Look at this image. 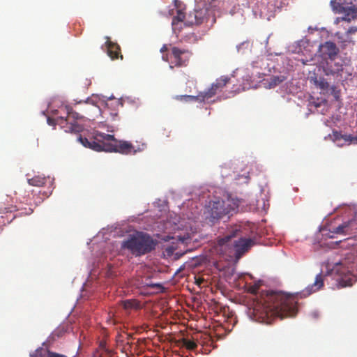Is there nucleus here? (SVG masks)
<instances>
[{
    "mask_svg": "<svg viewBox=\"0 0 357 357\" xmlns=\"http://www.w3.org/2000/svg\"><path fill=\"white\" fill-rule=\"evenodd\" d=\"M253 300L256 310H264L266 315L294 317L297 312V294L286 291H246Z\"/></svg>",
    "mask_w": 357,
    "mask_h": 357,
    "instance_id": "obj_1",
    "label": "nucleus"
},
{
    "mask_svg": "<svg viewBox=\"0 0 357 357\" xmlns=\"http://www.w3.org/2000/svg\"><path fill=\"white\" fill-rule=\"evenodd\" d=\"M78 139L84 146L96 151L117 152L126 155L136 152L131 143L118 141L113 135L99 131H95L90 140L81 135Z\"/></svg>",
    "mask_w": 357,
    "mask_h": 357,
    "instance_id": "obj_2",
    "label": "nucleus"
},
{
    "mask_svg": "<svg viewBox=\"0 0 357 357\" xmlns=\"http://www.w3.org/2000/svg\"><path fill=\"white\" fill-rule=\"evenodd\" d=\"M219 0H201L193 12L188 14L185 25H200L210 23L212 26L216 22V14L220 13Z\"/></svg>",
    "mask_w": 357,
    "mask_h": 357,
    "instance_id": "obj_3",
    "label": "nucleus"
},
{
    "mask_svg": "<svg viewBox=\"0 0 357 357\" xmlns=\"http://www.w3.org/2000/svg\"><path fill=\"white\" fill-rule=\"evenodd\" d=\"M158 241L149 234L137 231L129 236L121 243V248L128 250L132 255L139 257L148 254L155 250Z\"/></svg>",
    "mask_w": 357,
    "mask_h": 357,
    "instance_id": "obj_4",
    "label": "nucleus"
},
{
    "mask_svg": "<svg viewBox=\"0 0 357 357\" xmlns=\"http://www.w3.org/2000/svg\"><path fill=\"white\" fill-rule=\"evenodd\" d=\"M240 200L229 197L226 200H217L210 202L207 213L211 222L218 220L227 215H233L238 211Z\"/></svg>",
    "mask_w": 357,
    "mask_h": 357,
    "instance_id": "obj_5",
    "label": "nucleus"
},
{
    "mask_svg": "<svg viewBox=\"0 0 357 357\" xmlns=\"http://www.w3.org/2000/svg\"><path fill=\"white\" fill-rule=\"evenodd\" d=\"M331 6L333 10L335 13H342V17H337L335 22L338 24L341 21H346L350 22L351 20L357 19V6L352 4L344 5L340 1L331 0Z\"/></svg>",
    "mask_w": 357,
    "mask_h": 357,
    "instance_id": "obj_6",
    "label": "nucleus"
},
{
    "mask_svg": "<svg viewBox=\"0 0 357 357\" xmlns=\"http://www.w3.org/2000/svg\"><path fill=\"white\" fill-rule=\"evenodd\" d=\"M192 339V340H190L186 338H181L177 341V344L178 346L185 347L188 350H194L197 347L196 342H199V343H206L208 340H210V337L206 333L202 334L197 333L194 335Z\"/></svg>",
    "mask_w": 357,
    "mask_h": 357,
    "instance_id": "obj_7",
    "label": "nucleus"
},
{
    "mask_svg": "<svg viewBox=\"0 0 357 357\" xmlns=\"http://www.w3.org/2000/svg\"><path fill=\"white\" fill-rule=\"evenodd\" d=\"M172 54L174 59L172 63H174V66L181 67L187 66L191 53L188 50L173 47L172 48Z\"/></svg>",
    "mask_w": 357,
    "mask_h": 357,
    "instance_id": "obj_8",
    "label": "nucleus"
},
{
    "mask_svg": "<svg viewBox=\"0 0 357 357\" xmlns=\"http://www.w3.org/2000/svg\"><path fill=\"white\" fill-rule=\"evenodd\" d=\"M335 280L338 288H345L351 287L357 279L356 275L350 271L344 272L342 271L335 276Z\"/></svg>",
    "mask_w": 357,
    "mask_h": 357,
    "instance_id": "obj_9",
    "label": "nucleus"
},
{
    "mask_svg": "<svg viewBox=\"0 0 357 357\" xmlns=\"http://www.w3.org/2000/svg\"><path fill=\"white\" fill-rule=\"evenodd\" d=\"M319 52L322 58L328 57L331 60H333L339 53V49L335 43L326 41L319 45Z\"/></svg>",
    "mask_w": 357,
    "mask_h": 357,
    "instance_id": "obj_10",
    "label": "nucleus"
},
{
    "mask_svg": "<svg viewBox=\"0 0 357 357\" xmlns=\"http://www.w3.org/2000/svg\"><path fill=\"white\" fill-rule=\"evenodd\" d=\"M230 78L227 76H222L217 79L215 82L211 84L210 88L203 92L204 94V98H205L206 100H208L213 97L218 91L222 90V89L226 86Z\"/></svg>",
    "mask_w": 357,
    "mask_h": 357,
    "instance_id": "obj_11",
    "label": "nucleus"
},
{
    "mask_svg": "<svg viewBox=\"0 0 357 357\" xmlns=\"http://www.w3.org/2000/svg\"><path fill=\"white\" fill-rule=\"evenodd\" d=\"M106 42L105 45L107 49V54L112 59H118L120 58L123 59V56L121 54V48L120 46L112 41L110 40V38L108 36L105 37Z\"/></svg>",
    "mask_w": 357,
    "mask_h": 357,
    "instance_id": "obj_12",
    "label": "nucleus"
},
{
    "mask_svg": "<svg viewBox=\"0 0 357 357\" xmlns=\"http://www.w3.org/2000/svg\"><path fill=\"white\" fill-rule=\"evenodd\" d=\"M323 70L326 75H338L343 70V65L338 62H326L323 66Z\"/></svg>",
    "mask_w": 357,
    "mask_h": 357,
    "instance_id": "obj_13",
    "label": "nucleus"
},
{
    "mask_svg": "<svg viewBox=\"0 0 357 357\" xmlns=\"http://www.w3.org/2000/svg\"><path fill=\"white\" fill-rule=\"evenodd\" d=\"M353 220L343 222L335 228H333V231H329L328 233H324V236H328V238H333V235L331 234H349L350 231V226L354 223Z\"/></svg>",
    "mask_w": 357,
    "mask_h": 357,
    "instance_id": "obj_14",
    "label": "nucleus"
},
{
    "mask_svg": "<svg viewBox=\"0 0 357 357\" xmlns=\"http://www.w3.org/2000/svg\"><path fill=\"white\" fill-rule=\"evenodd\" d=\"M253 242L250 238H240L235 241L234 246L239 254L247 252L252 245Z\"/></svg>",
    "mask_w": 357,
    "mask_h": 357,
    "instance_id": "obj_15",
    "label": "nucleus"
},
{
    "mask_svg": "<svg viewBox=\"0 0 357 357\" xmlns=\"http://www.w3.org/2000/svg\"><path fill=\"white\" fill-rule=\"evenodd\" d=\"M187 19H185V13L183 12L181 9H177L176 10V15L174 16L172 19V29L174 31H176V30H180L181 29V24L183 22L185 24V22Z\"/></svg>",
    "mask_w": 357,
    "mask_h": 357,
    "instance_id": "obj_16",
    "label": "nucleus"
},
{
    "mask_svg": "<svg viewBox=\"0 0 357 357\" xmlns=\"http://www.w3.org/2000/svg\"><path fill=\"white\" fill-rule=\"evenodd\" d=\"M204 94L203 92H199L197 96H190V95H181L176 96L174 98L177 100L184 101V102H192V101H199L204 102L206 100V98H204Z\"/></svg>",
    "mask_w": 357,
    "mask_h": 357,
    "instance_id": "obj_17",
    "label": "nucleus"
},
{
    "mask_svg": "<svg viewBox=\"0 0 357 357\" xmlns=\"http://www.w3.org/2000/svg\"><path fill=\"white\" fill-rule=\"evenodd\" d=\"M65 109L67 112V116L65 119H63V117H61V119L62 121H64L66 122H68V121L75 122L76 120L82 119L84 118L82 116H81L77 112L73 111L69 107H66Z\"/></svg>",
    "mask_w": 357,
    "mask_h": 357,
    "instance_id": "obj_18",
    "label": "nucleus"
},
{
    "mask_svg": "<svg viewBox=\"0 0 357 357\" xmlns=\"http://www.w3.org/2000/svg\"><path fill=\"white\" fill-rule=\"evenodd\" d=\"M312 80L313 81L314 85L322 90L323 91H327L329 89V84L324 77H317L312 78Z\"/></svg>",
    "mask_w": 357,
    "mask_h": 357,
    "instance_id": "obj_19",
    "label": "nucleus"
},
{
    "mask_svg": "<svg viewBox=\"0 0 357 357\" xmlns=\"http://www.w3.org/2000/svg\"><path fill=\"white\" fill-rule=\"evenodd\" d=\"M46 177L38 175L28 179V183L31 185L40 187L46 183Z\"/></svg>",
    "mask_w": 357,
    "mask_h": 357,
    "instance_id": "obj_20",
    "label": "nucleus"
},
{
    "mask_svg": "<svg viewBox=\"0 0 357 357\" xmlns=\"http://www.w3.org/2000/svg\"><path fill=\"white\" fill-rule=\"evenodd\" d=\"M286 79L287 77L284 75L272 76L268 81V86L270 88H273L283 82Z\"/></svg>",
    "mask_w": 357,
    "mask_h": 357,
    "instance_id": "obj_21",
    "label": "nucleus"
},
{
    "mask_svg": "<svg viewBox=\"0 0 357 357\" xmlns=\"http://www.w3.org/2000/svg\"><path fill=\"white\" fill-rule=\"evenodd\" d=\"M8 197H7L6 199H8ZM6 202H8V201L6 200L0 203V213H12L17 210V206L12 204L6 206Z\"/></svg>",
    "mask_w": 357,
    "mask_h": 357,
    "instance_id": "obj_22",
    "label": "nucleus"
},
{
    "mask_svg": "<svg viewBox=\"0 0 357 357\" xmlns=\"http://www.w3.org/2000/svg\"><path fill=\"white\" fill-rule=\"evenodd\" d=\"M326 280H327V276H324L322 274H318L316 276L312 287H315L317 289L322 288L324 287V281Z\"/></svg>",
    "mask_w": 357,
    "mask_h": 357,
    "instance_id": "obj_23",
    "label": "nucleus"
},
{
    "mask_svg": "<svg viewBox=\"0 0 357 357\" xmlns=\"http://www.w3.org/2000/svg\"><path fill=\"white\" fill-rule=\"evenodd\" d=\"M123 307L125 309H137L141 307V305L137 301L131 299L123 301Z\"/></svg>",
    "mask_w": 357,
    "mask_h": 357,
    "instance_id": "obj_24",
    "label": "nucleus"
},
{
    "mask_svg": "<svg viewBox=\"0 0 357 357\" xmlns=\"http://www.w3.org/2000/svg\"><path fill=\"white\" fill-rule=\"evenodd\" d=\"M68 124V129L69 131L72 132H79L82 130L83 127L82 125L79 124L77 122L68 121L66 122Z\"/></svg>",
    "mask_w": 357,
    "mask_h": 357,
    "instance_id": "obj_25",
    "label": "nucleus"
},
{
    "mask_svg": "<svg viewBox=\"0 0 357 357\" xmlns=\"http://www.w3.org/2000/svg\"><path fill=\"white\" fill-rule=\"evenodd\" d=\"M208 305L210 307L216 312L222 308L221 304L213 298L209 299Z\"/></svg>",
    "mask_w": 357,
    "mask_h": 357,
    "instance_id": "obj_26",
    "label": "nucleus"
},
{
    "mask_svg": "<svg viewBox=\"0 0 357 357\" xmlns=\"http://www.w3.org/2000/svg\"><path fill=\"white\" fill-rule=\"evenodd\" d=\"M47 351H45L43 348H39L35 350L34 352L30 354L29 357H46Z\"/></svg>",
    "mask_w": 357,
    "mask_h": 357,
    "instance_id": "obj_27",
    "label": "nucleus"
},
{
    "mask_svg": "<svg viewBox=\"0 0 357 357\" xmlns=\"http://www.w3.org/2000/svg\"><path fill=\"white\" fill-rule=\"evenodd\" d=\"M344 137H346L345 142L348 144H357V136L345 135Z\"/></svg>",
    "mask_w": 357,
    "mask_h": 357,
    "instance_id": "obj_28",
    "label": "nucleus"
},
{
    "mask_svg": "<svg viewBox=\"0 0 357 357\" xmlns=\"http://www.w3.org/2000/svg\"><path fill=\"white\" fill-rule=\"evenodd\" d=\"M46 357H68L66 355L59 354L49 349L47 350V356Z\"/></svg>",
    "mask_w": 357,
    "mask_h": 357,
    "instance_id": "obj_29",
    "label": "nucleus"
},
{
    "mask_svg": "<svg viewBox=\"0 0 357 357\" xmlns=\"http://www.w3.org/2000/svg\"><path fill=\"white\" fill-rule=\"evenodd\" d=\"M345 135H342L338 132H333V137L335 141H339L343 139L345 142L346 137H344Z\"/></svg>",
    "mask_w": 357,
    "mask_h": 357,
    "instance_id": "obj_30",
    "label": "nucleus"
},
{
    "mask_svg": "<svg viewBox=\"0 0 357 357\" xmlns=\"http://www.w3.org/2000/svg\"><path fill=\"white\" fill-rule=\"evenodd\" d=\"M231 237H232V236L228 235L222 238H220L218 240V244L220 245H223L226 244L227 242H229L230 241Z\"/></svg>",
    "mask_w": 357,
    "mask_h": 357,
    "instance_id": "obj_31",
    "label": "nucleus"
},
{
    "mask_svg": "<svg viewBox=\"0 0 357 357\" xmlns=\"http://www.w3.org/2000/svg\"><path fill=\"white\" fill-rule=\"evenodd\" d=\"M262 284H263V281L259 280V281L255 282L254 285L250 289H249L248 290H257Z\"/></svg>",
    "mask_w": 357,
    "mask_h": 357,
    "instance_id": "obj_32",
    "label": "nucleus"
},
{
    "mask_svg": "<svg viewBox=\"0 0 357 357\" xmlns=\"http://www.w3.org/2000/svg\"><path fill=\"white\" fill-rule=\"evenodd\" d=\"M357 32V26H351L347 31V35L354 34Z\"/></svg>",
    "mask_w": 357,
    "mask_h": 357,
    "instance_id": "obj_33",
    "label": "nucleus"
},
{
    "mask_svg": "<svg viewBox=\"0 0 357 357\" xmlns=\"http://www.w3.org/2000/svg\"><path fill=\"white\" fill-rule=\"evenodd\" d=\"M196 283L199 288H203L204 285H202L204 283V280L201 278H196Z\"/></svg>",
    "mask_w": 357,
    "mask_h": 357,
    "instance_id": "obj_34",
    "label": "nucleus"
},
{
    "mask_svg": "<svg viewBox=\"0 0 357 357\" xmlns=\"http://www.w3.org/2000/svg\"><path fill=\"white\" fill-rule=\"evenodd\" d=\"M168 50V47L167 45H163V46L160 49V52L164 53Z\"/></svg>",
    "mask_w": 357,
    "mask_h": 357,
    "instance_id": "obj_35",
    "label": "nucleus"
},
{
    "mask_svg": "<svg viewBox=\"0 0 357 357\" xmlns=\"http://www.w3.org/2000/svg\"><path fill=\"white\" fill-rule=\"evenodd\" d=\"M331 89L333 91V95H334L335 98H338V92L335 91V86H332Z\"/></svg>",
    "mask_w": 357,
    "mask_h": 357,
    "instance_id": "obj_36",
    "label": "nucleus"
},
{
    "mask_svg": "<svg viewBox=\"0 0 357 357\" xmlns=\"http://www.w3.org/2000/svg\"><path fill=\"white\" fill-rule=\"evenodd\" d=\"M148 287H160L161 289L160 290H165L164 287L158 285V284H147Z\"/></svg>",
    "mask_w": 357,
    "mask_h": 357,
    "instance_id": "obj_37",
    "label": "nucleus"
},
{
    "mask_svg": "<svg viewBox=\"0 0 357 357\" xmlns=\"http://www.w3.org/2000/svg\"><path fill=\"white\" fill-rule=\"evenodd\" d=\"M108 321L109 322V324H113V325H116V320H114V319H112L110 318Z\"/></svg>",
    "mask_w": 357,
    "mask_h": 357,
    "instance_id": "obj_38",
    "label": "nucleus"
},
{
    "mask_svg": "<svg viewBox=\"0 0 357 357\" xmlns=\"http://www.w3.org/2000/svg\"><path fill=\"white\" fill-rule=\"evenodd\" d=\"M153 293H154V291H144L142 294L144 296H149L153 294Z\"/></svg>",
    "mask_w": 357,
    "mask_h": 357,
    "instance_id": "obj_39",
    "label": "nucleus"
},
{
    "mask_svg": "<svg viewBox=\"0 0 357 357\" xmlns=\"http://www.w3.org/2000/svg\"><path fill=\"white\" fill-rule=\"evenodd\" d=\"M162 59L165 61H168V56H167V54L166 55H163L162 56Z\"/></svg>",
    "mask_w": 357,
    "mask_h": 357,
    "instance_id": "obj_40",
    "label": "nucleus"
},
{
    "mask_svg": "<svg viewBox=\"0 0 357 357\" xmlns=\"http://www.w3.org/2000/svg\"><path fill=\"white\" fill-rule=\"evenodd\" d=\"M54 335H57L58 337L60 335L59 333L56 334V332L55 331L54 333H53Z\"/></svg>",
    "mask_w": 357,
    "mask_h": 357,
    "instance_id": "obj_41",
    "label": "nucleus"
},
{
    "mask_svg": "<svg viewBox=\"0 0 357 357\" xmlns=\"http://www.w3.org/2000/svg\"><path fill=\"white\" fill-rule=\"evenodd\" d=\"M182 242H185V239L183 238L181 239Z\"/></svg>",
    "mask_w": 357,
    "mask_h": 357,
    "instance_id": "obj_42",
    "label": "nucleus"
}]
</instances>
